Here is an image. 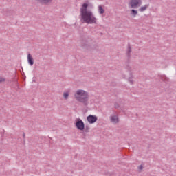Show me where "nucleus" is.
<instances>
[{
  "label": "nucleus",
  "instance_id": "f257e3e1",
  "mask_svg": "<svg viewBox=\"0 0 176 176\" xmlns=\"http://www.w3.org/2000/svg\"><path fill=\"white\" fill-rule=\"evenodd\" d=\"M89 4L85 3L80 8V16L84 23L87 24H97V18L93 14V12L87 10Z\"/></svg>",
  "mask_w": 176,
  "mask_h": 176
},
{
  "label": "nucleus",
  "instance_id": "f03ea898",
  "mask_svg": "<svg viewBox=\"0 0 176 176\" xmlns=\"http://www.w3.org/2000/svg\"><path fill=\"white\" fill-rule=\"evenodd\" d=\"M80 47L84 50H95L98 46L96 44V41L90 36H82L80 38Z\"/></svg>",
  "mask_w": 176,
  "mask_h": 176
},
{
  "label": "nucleus",
  "instance_id": "7ed1b4c3",
  "mask_svg": "<svg viewBox=\"0 0 176 176\" xmlns=\"http://www.w3.org/2000/svg\"><path fill=\"white\" fill-rule=\"evenodd\" d=\"M89 93L82 89H78L74 94V98L76 101L82 104L85 107L89 105Z\"/></svg>",
  "mask_w": 176,
  "mask_h": 176
},
{
  "label": "nucleus",
  "instance_id": "20e7f679",
  "mask_svg": "<svg viewBox=\"0 0 176 176\" xmlns=\"http://www.w3.org/2000/svg\"><path fill=\"white\" fill-rule=\"evenodd\" d=\"M75 126L76 129L80 131H83V130H85V122H83V120H80V118L76 119Z\"/></svg>",
  "mask_w": 176,
  "mask_h": 176
},
{
  "label": "nucleus",
  "instance_id": "39448f33",
  "mask_svg": "<svg viewBox=\"0 0 176 176\" xmlns=\"http://www.w3.org/2000/svg\"><path fill=\"white\" fill-rule=\"evenodd\" d=\"M87 120L89 124H93L98 120V118L96 116L89 115L87 117Z\"/></svg>",
  "mask_w": 176,
  "mask_h": 176
},
{
  "label": "nucleus",
  "instance_id": "423d86ee",
  "mask_svg": "<svg viewBox=\"0 0 176 176\" xmlns=\"http://www.w3.org/2000/svg\"><path fill=\"white\" fill-rule=\"evenodd\" d=\"M129 5L131 6V8H132V9H137V8H138V5H140V1H131Z\"/></svg>",
  "mask_w": 176,
  "mask_h": 176
},
{
  "label": "nucleus",
  "instance_id": "0eeeda50",
  "mask_svg": "<svg viewBox=\"0 0 176 176\" xmlns=\"http://www.w3.org/2000/svg\"><path fill=\"white\" fill-rule=\"evenodd\" d=\"M110 122L111 123H119V117L117 115L110 116Z\"/></svg>",
  "mask_w": 176,
  "mask_h": 176
},
{
  "label": "nucleus",
  "instance_id": "6e6552de",
  "mask_svg": "<svg viewBox=\"0 0 176 176\" xmlns=\"http://www.w3.org/2000/svg\"><path fill=\"white\" fill-rule=\"evenodd\" d=\"M28 62L29 65H31V67L34 65V58H32V55L30 53L28 54Z\"/></svg>",
  "mask_w": 176,
  "mask_h": 176
},
{
  "label": "nucleus",
  "instance_id": "1a4fd4ad",
  "mask_svg": "<svg viewBox=\"0 0 176 176\" xmlns=\"http://www.w3.org/2000/svg\"><path fill=\"white\" fill-rule=\"evenodd\" d=\"M131 46L130 45V43L128 44V48H127V52H126V56L128 58H130L131 57Z\"/></svg>",
  "mask_w": 176,
  "mask_h": 176
},
{
  "label": "nucleus",
  "instance_id": "9d476101",
  "mask_svg": "<svg viewBox=\"0 0 176 176\" xmlns=\"http://www.w3.org/2000/svg\"><path fill=\"white\" fill-rule=\"evenodd\" d=\"M133 78H134L133 73H130V76L128 78V82H129L130 85H134V80H133Z\"/></svg>",
  "mask_w": 176,
  "mask_h": 176
},
{
  "label": "nucleus",
  "instance_id": "9b49d317",
  "mask_svg": "<svg viewBox=\"0 0 176 176\" xmlns=\"http://www.w3.org/2000/svg\"><path fill=\"white\" fill-rule=\"evenodd\" d=\"M138 14V11L134 9L131 10V16L135 17Z\"/></svg>",
  "mask_w": 176,
  "mask_h": 176
},
{
  "label": "nucleus",
  "instance_id": "f8f14e48",
  "mask_svg": "<svg viewBox=\"0 0 176 176\" xmlns=\"http://www.w3.org/2000/svg\"><path fill=\"white\" fill-rule=\"evenodd\" d=\"M148 8H149V4H146L144 6H142L139 9V12H145Z\"/></svg>",
  "mask_w": 176,
  "mask_h": 176
},
{
  "label": "nucleus",
  "instance_id": "ddd939ff",
  "mask_svg": "<svg viewBox=\"0 0 176 176\" xmlns=\"http://www.w3.org/2000/svg\"><path fill=\"white\" fill-rule=\"evenodd\" d=\"M50 1H39V3L40 5H43V6H45V5H50Z\"/></svg>",
  "mask_w": 176,
  "mask_h": 176
},
{
  "label": "nucleus",
  "instance_id": "4468645a",
  "mask_svg": "<svg viewBox=\"0 0 176 176\" xmlns=\"http://www.w3.org/2000/svg\"><path fill=\"white\" fill-rule=\"evenodd\" d=\"M98 12L100 14H104V8L101 6H98Z\"/></svg>",
  "mask_w": 176,
  "mask_h": 176
},
{
  "label": "nucleus",
  "instance_id": "2eb2a0df",
  "mask_svg": "<svg viewBox=\"0 0 176 176\" xmlns=\"http://www.w3.org/2000/svg\"><path fill=\"white\" fill-rule=\"evenodd\" d=\"M63 97H64L65 100H68V97H69V93L64 92Z\"/></svg>",
  "mask_w": 176,
  "mask_h": 176
},
{
  "label": "nucleus",
  "instance_id": "dca6fc26",
  "mask_svg": "<svg viewBox=\"0 0 176 176\" xmlns=\"http://www.w3.org/2000/svg\"><path fill=\"white\" fill-rule=\"evenodd\" d=\"M161 79L162 80H163L164 82H166L167 80H168V78L167 77H166V76H161Z\"/></svg>",
  "mask_w": 176,
  "mask_h": 176
},
{
  "label": "nucleus",
  "instance_id": "f3484780",
  "mask_svg": "<svg viewBox=\"0 0 176 176\" xmlns=\"http://www.w3.org/2000/svg\"><path fill=\"white\" fill-rule=\"evenodd\" d=\"M85 133H89V131H90V126H86L84 129Z\"/></svg>",
  "mask_w": 176,
  "mask_h": 176
},
{
  "label": "nucleus",
  "instance_id": "a211bd4d",
  "mask_svg": "<svg viewBox=\"0 0 176 176\" xmlns=\"http://www.w3.org/2000/svg\"><path fill=\"white\" fill-rule=\"evenodd\" d=\"M126 69H128V71L131 72L130 74H131V72L133 71V69H131V67L129 65V64L126 65Z\"/></svg>",
  "mask_w": 176,
  "mask_h": 176
},
{
  "label": "nucleus",
  "instance_id": "6ab92c4d",
  "mask_svg": "<svg viewBox=\"0 0 176 176\" xmlns=\"http://www.w3.org/2000/svg\"><path fill=\"white\" fill-rule=\"evenodd\" d=\"M114 108H116V109H118V108H120V106L119 105V104L115 103Z\"/></svg>",
  "mask_w": 176,
  "mask_h": 176
},
{
  "label": "nucleus",
  "instance_id": "aec40b11",
  "mask_svg": "<svg viewBox=\"0 0 176 176\" xmlns=\"http://www.w3.org/2000/svg\"><path fill=\"white\" fill-rule=\"evenodd\" d=\"M23 142L25 144V133H23Z\"/></svg>",
  "mask_w": 176,
  "mask_h": 176
},
{
  "label": "nucleus",
  "instance_id": "412c9836",
  "mask_svg": "<svg viewBox=\"0 0 176 176\" xmlns=\"http://www.w3.org/2000/svg\"><path fill=\"white\" fill-rule=\"evenodd\" d=\"M5 82V78L0 77V82Z\"/></svg>",
  "mask_w": 176,
  "mask_h": 176
},
{
  "label": "nucleus",
  "instance_id": "4be33fe9",
  "mask_svg": "<svg viewBox=\"0 0 176 176\" xmlns=\"http://www.w3.org/2000/svg\"><path fill=\"white\" fill-rule=\"evenodd\" d=\"M139 170H142L144 168V166L142 165L139 166L138 167Z\"/></svg>",
  "mask_w": 176,
  "mask_h": 176
}]
</instances>
